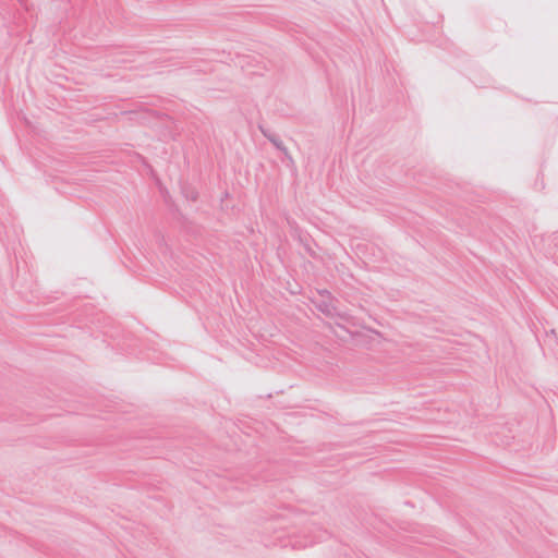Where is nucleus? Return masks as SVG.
<instances>
[{"instance_id": "1", "label": "nucleus", "mask_w": 558, "mask_h": 558, "mask_svg": "<svg viewBox=\"0 0 558 558\" xmlns=\"http://www.w3.org/2000/svg\"><path fill=\"white\" fill-rule=\"evenodd\" d=\"M313 304L319 311L322 314H324L326 317H341L344 318V315L341 314L337 308V299H328V300H320V299H312Z\"/></svg>"}, {"instance_id": "2", "label": "nucleus", "mask_w": 558, "mask_h": 558, "mask_svg": "<svg viewBox=\"0 0 558 558\" xmlns=\"http://www.w3.org/2000/svg\"><path fill=\"white\" fill-rule=\"evenodd\" d=\"M270 143L278 149L280 150L282 154H283V158H282V161H288V166L290 165H294V160L292 158V156L290 155L288 148L284 146V144L282 143V141L280 140L279 136H277L276 138H270Z\"/></svg>"}, {"instance_id": "3", "label": "nucleus", "mask_w": 558, "mask_h": 558, "mask_svg": "<svg viewBox=\"0 0 558 558\" xmlns=\"http://www.w3.org/2000/svg\"><path fill=\"white\" fill-rule=\"evenodd\" d=\"M182 194L187 201L196 202L198 198V192L190 186L182 187Z\"/></svg>"}, {"instance_id": "4", "label": "nucleus", "mask_w": 558, "mask_h": 558, "mask_svg": "<svg viewBox=\"0 0 558 558\" xmlns=\"http://www.w3.org/2000/svg\"><path fill=\"white\" fill-rule=\"evenodd\" d=\"M318 298L320 300L336 299L330 291L327 289L317 290Z\"/></svg>"}, {"instance_id": "5", "label": "nucleus", "mask_w": 558, "mask_h": 558, "mask_svg": "<svg viewBox=\"0 0 558 558\" xmlns=\"http://www.w3.org/2000/svg\"><path fill=\"white\" fill-rule=\"evenodd\" d=\"M258 129L260 130L262 134L270 142V138H276L278 135L272 133L270 130L265 129L264 126L259 125Z\"/></svg>"}, {"instance_id": "6", "label": "nucleus", "mask_w": 558, "mask_h": 558, "mask_svg": "<svg viewBox=\"0 0 558 558\" xmlns=\"http://www.w3.org/2000/svg\"><path fill=\"white\" fill-rule=\"evenodd\" d=\"M315 542H316V541L311 539V541H308V542H305L304 544H299V545H296V543H294V544H292V547H293V548H305V547H307V546H310V545L314 544Z\"/></svg>"}, {"instance_id": "7", "label": "nucleus", "mask_w": 558, "mask_h": 558, "mask_svg": "<svg viewBox=\"0 0 558 558\" xmlns=\"http://www.w3.org/2000/svg\"><path fill=\"white\" fill-rule=\"evenodd\" d=\"M549 335H550V336H554V337L557 339V343H558V336H557V333H556L555 329H551V330H550V332H547V337H548Z\"/></svg>"}, {"instance_id": "8", "label": "nucleus", "mask_w": 558, "mask_h": 558, "mask_svg": "<svg viewBox=\"0 0 558 558\" xmlns=\"http://www.w3.org/2000/svg\"><path fill=\"white\" fill-rule=\"evenodd\" d=\"M325 535H327V531L322 532V534L319 536H317L316 538L318 541H322V539H324Z\"/></svg>"}, {"instance_id": "9", "label": "nucleus", "mask_w": 558, "mask_h": 558, "mask_svg": "<svg viewBox=\"0 0 558 558\" xmlns=\"http://www.w3.org/2000/svg\"><path fill=\"white\" fill-rule=\"evenodd\" d=\"M20 4L24 5V0H19Z\"/></svg>"}]
</instances>
